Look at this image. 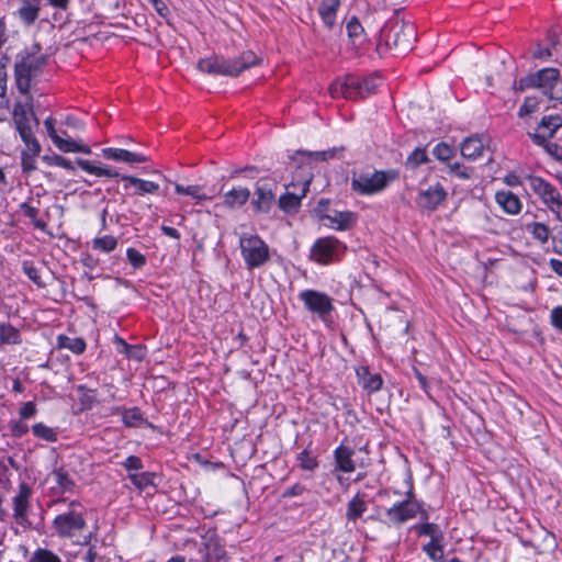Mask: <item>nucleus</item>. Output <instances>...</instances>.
<instances>
[{"label":"nucleus","instance_id":"f257e3e1","mask_svg":"<svg viewBox=\"0 0 562 562\" xmlns=\"http://www.w3.org/2000/svg\"><path fill=\"white\" fill-rule=\"evenodd\" d=\"M258 64V56L254 52L247 50L235 58H226L222 55L202 58L198 61V69L213 76L237 77L244 70Z\"/></svg>","mask_w":562,"mask_h":562},{"label":"nucleus","instance_id":"f03ea898","mask_svg":"<svg viewBox=\"0 0 562 562\" xmlns=\"http://www.w3.org/2000/svg\"><path fill=\"white\" fill-rule=\"evenodd\" d=\"M378 81L379 77L375 76L361 77L355 74H348L344 77L337 78L329 86V94L334 99H363L376 92L379 86Z\"/></svg>","mask_w":562,"mask_h":562},{"label":"nucleus","instance_id":"7ed1b4c3","mask_svg":"<svg viewBox=\"0 0 562 562\" xmlns=\"http://www.w3.org/2000/svg\"><path fill=\"white\" fill-rule=\"evenodd\" d=\"M87 527V521L78 501H70L65 512L55 516L52 521L53 533L61 539L79 537Z\"/></svg>","mask_w":562,"mask_h":562},{"label":"nucleus","instance_id":"20e7f679","mask_svg":"<svg viewBox=\"0 0 562 562\" xmlns=\"http://www.w3.org/2000/svg\"><path fill=\"white\" fill-rule=\"evenodd\" d=\"M517 89L537 88L551 100H562V78L555 68H543L520 78Z\"/></svg>","mask_w":562,"mask_h":562},{"label":"nucleus","instance_id":"39448f33","mask_svg":"<svg viewBox=\"0 0 562 562\" xmlns=\"http://www.w3.org/2000/svg\"><path fill=\"white\" fill-rule=\"evenodd\" d=\"M238 244L241 258L248 270L259 269L271 260L270 247L258 234L241 233Z\"/></svg>","mask_w":562,"mask_h":562},{"label":"nucleus","instance_id":"423d86ee","mask_svg":"<svg viewBox=\"0 0 562 562\" xmlns=\"http://www.w3.org/2000/svg\"><path fill=\"white\" fill-rule=\"evenodd\" d=\"M396 177L397 172L394 170L355 171L351 177V190L359 195H374L384 191Z\"/></svg>","mask_w":562,"mask_h":562},{"label":"nucleus","instance_id":"0eeeda50","mask_svg":"<svg viewBox=\"0 0 562 562\" xmlns=\"http://www.w3.org/2000/svg\"><path fill=\"white\" fill-rule=\"evenodd\" d=\"M14 65V76L18 90L22 94H27L31 87V79L46 64V56L26 53L19 55Z\"/></svg>","mask_w":562,"mask_h":562},{"label":"nucleus","instance_id":"6e6552de","mask_svg":"<svg viewBox=\"0 0 562 562\" xmlns=\"http://www.w3.org/2000/svg\"><path fill=\"white\" fill-rule=\"evenodd\" d=\"M530 190L552 212L555 217L562 216V194L546 179L538 176L527 178Z\"/></svg>","mask_w":562,"mask_h":562},{"label":"nucleus","instance_id":"1a4fd4ad","mask_svg":"<svg viewBox=\"0 0 562 562\" xmlns=\"http://www.w3.org/2000/svg\"><path fill=\"white\" fill-rule=\"evenodd\" d=\"M312 151L297 150L293 156L290 157L288 162V169L293 172V179L291 186L296 188L297 186H308L313 180V166L315 161L313 156H310Z\"/></svg>","mask_w":562,"mask_h":562},{"label":"nucleus","instance_id":"9d476101","mask_svg":"<svg viewBox=\"0 0 562 562\" xmlns=\"http://www.w3.org/2000/svg\"><path fill=\"white\" fill-rule=\"evenodd\" d=\"M346 246L336 237H324L315 241L311 249V257L321 265H328L344 255Z\"/></svg>","mask_w":562,"mask_h":562},{"label":"nucleus","instance_id":"9b49d317","mask_svg":"<svg viewBox=\"0 0 562 562\" xmlns=\"http://www.w3.org/2000/svg\"><path fill=\"white\" fill-rule=\"evenodd\" d=\"M299 300L308 312L316 314L323 322H326L334 311L331 297L324 292L304 290L299 293Z\"/></svg>","mask_w":562,"mask_h":562},{"label":"nucleus","instance_id":"f8f14e48","mask_svg":"<svg viewBox=\"0 0 562 562\" xmlns=\"http://www.w3.org/2000/svg\"><path fill=\"white\" fill-rule=\"evenodd\" d=\"M384 37L390 47L398 49L400 53H405L412 49L416 32L413 24L396 22L384 31Z\"/></svg>","mask_w":562,"mask_h":562},{"label":"nucleus","instance_id":"ddd939ff","mask_svg":"<svg viewBox=\"0 0 562 562\" xmlns=\"http://www.w3.org/2000/svg\"><path fill=\"white\" fill-rule=\"evenodd\" d=\"M418 512L419 504L415 501L414 493L408 491L406 499L395 503L386 509L385 518L389 524L398 526L415 518Z\"/></svg>","mask_w":562,"mask_h":562},{"label":"nucleus","instance_id":"4468645a","mask_svg":"<svg viewBox=\"0 0 562 562\" xmlns=\"http://www.w3.org/2000/svg\"><path fill=\"white\" fill-rule=\"evenodd\" d=\"M561 127L562 116L560 114L544 115L535 132H529L528 136L535 145H543L547 140L553 138Z\"/></svg>","mask_w":562,"mask_h":562},{"label":"nucleus","instance_id":"2eb2a0df","mask_svg":"<svg viewBox=\"0 0 562 562\" xmlns=\"http://www.w3.org/2000/svg\"><path fill=\"white\" fill-rule=\"evenodd\" d=\"M448 192L439 182L420 190L416 198L417 206L427 212L436 211L447 199Z\"/></svg>","mask_w":562,"mask_h":562},{"label":"nucleus","instance_id":"dca6fc26","mask_svg":"<svg viewBox=\"0 0 562 562\" xmlns=\"http://www.w3.org/2000/svg\"><path fill=\"white\" fill-rule=\"evenodd\" d=\"M32 488L25 482L20 483L16 495L12 498L13 518L22 527L30 525L29 508Z\"/></svg>","mask_w":562,"mask_h":562},{"label":"nucleus","instance_id":"f3484780","mask_svg":"<svg viewBox=\"0 0 562 562\" xmlns=\"http://www.w3.org/2000/svg\"><path fill=\"white\" fill-rule=\"evenodd\" d=\"M55 119L53 116H48L44 121V125L46 127L47 134L54 145L64 153H82V154H90L91 149L87 145H80L74 139H66L59 136L55 130Z\"/></svg>","mask_w":562,"mask_h":562},{"label":"nucleus","instance_id":"a211bd4d","mask_svg":"<svg viewBox=\"0 0 562 562\" xmlns=\"http://www.w3.org/2000/svg\"><path fill=\"white\" fill-rule=\"evenodd\" d=\"M121 181L127 195L131 196H144L146 194H155L159 191V184L145 180L135 176H122Z\"/></svg>","mask_w":562,"mask_h":562},{"label":"nucleus","instance_id":"6ab92c4d","mask_svg":"<svg viewBox=\"0 0 562 562\" xmlns=\"http://www.w3.org/2000/svg\"><path fill=\"white\" fill-rule=\"evenodd\" d=\"M310 187L308 186H297L293 188L291 183L286 186V192L282 194L278 204L279 207L285 213H294L301 206L302 199L306 195Z\"/></svg>","mask_w":562,"mask_h":562},{"label":"nucleus","instance_id":"aec40b11","mask_svg":"<svg viewBox=\"0 0 562 562\" xmlns=\"http://www.w3.org/2000/svg\"><path fill=\"white\" fill-rule=\"evenodd\" d=\"M12 117L18 133L33 128L32 122H34L35 126L38 125V119L33 113L31 103L16 102L13 108Z\"/></svg>","mask_w":562,"mask_h":562},{"label":"nucleus","instance_id":"412c9836","mask_svg":"<svg viewBox=\"0 0 562 562\" xmlns=\"http://www.w3.org/2000/svg\"><path fill=\"white\" fill-rule=\"evenodd\" d=\"M325 225L336 231H347L356 224L357 215L351 211H330L321 215Z\"/></svg>","mask_w":562,"mask_h":562},{"label":"nucleus","instance_id":"4be33fe9","mask_svg":"<svg viewBox=\"0 0 562 562\" xmlns=\"http://www.w3.org/2000/svg\"><path fill=\"white\" fill-rule=\"evenodd\" d=\"M276 200L272 187L268 183H257L254 210L258 213H269Z\"/></svg>","mask_w":562,"mask_h":562},{"label":"nucleus","instance_id":"5701e85b","mask_svg":"<svg viewBox=\"0 0 562 562\" xmlns=\"http://www.w3.org/2000/svg\"><path fill=\"white\" fill-rule=\"evenodd\" d=\"M104 158L115 161H124L126 164H140L146 162L149 158L143 154L133 153L123 148L106 147L102 149Z\"/></svg>","mask_w":562,"mask_h":562},{"label":"nucleus","instance_id":"b1692460","mask_svg":"<svg viewBox=\"0 0 562 562\" xmlns=\"http://www.w3.org/2000/svg\"><path fill=\"white\" fill-rule=\"evenodd\" d=\"M359 385L368 393H374L382 389L383 379L379 373H371L368 367L356 369Z\"/></svg>","mask_w":562,"mask_h":562},{"label":"nucleus","instance_id":"393cba45","mask_svg":"<svg viewBox=\"0 0 562 562\" xmlns=\"http://www.w3.org/2000/svg\"><path fill=\"white\" fill-rule=\"evenodd\" d=\"M200 552L203 553L205 562H228L227 553L217 539H207L203 543V548L200 549Z\"/></svg>","mask_w":562,"mask_h":562},{"label":"nucleus","instance_id":"a878e982","mask_svg":"<svg viewBox=\"0 0 562 562\" xmlns=\"http://www.w3.org/2000/svg\"><path fill=\"white\" fill-rule=\"evenodd\" d=\"M355 451L350 447L340 445L334 450V459L336 470L344 473H351L356 469L355 461L352 459Z\"/></svg>","mask_w":562,"mask_h":562},{"label":"nucleus","instance_id":"bb28decb","mask_svg":"<svg viewBox=\"0 0 562 562\" xmlns=\"http://www.w3.org/2000/svg\"><path fill=\"white\" fill-rule=\"evenodd\" d=\"M495 200L507 214L516 215L521 211V202L519 198L510 191H498L495 194Z\"/></svg>","mask_w":562,"mask_h":562},{"label":"nucleus","instance_id":"cd10ccee","mask_svg":"<svg viewBox=\"0 0 562 562\" xmlns=\"http://www.w3.org/2000/svg\"><path fill=\"white\" fill-rule=\"evenodd\" d=\"M52 475L56 482V486L52 490L56 494L72 493L75 491L76 483L63 467L55 468Z\"/></svg>","mask_w":562,"mask_h":562},{"label":"nucleus","instance_id":"c85d7f7f","mask_svg":"<svg viewBox=\"0 0 562 562\" xmlns=\"http://www.w3.org/2000/svg\"><path fill=\"white\" fill-rule=\"evenodd\" d=\"M485 146L479 137H468L461 144V155L469 160H476L482 157Z\"/></svg>","mask_w":562,"mask_h":562},{"label":"nucleus","instance_id":"c756f323","mask_svg":"<svg viewBox=\"0 0 562 562\" xmlns=\"http://www.w3.org/2000/svg\"><path fill=\"white\" fill-rule=\"evenodd\" d=\"M340 7V0H322L318 7V13L323 23L333 29L336 23L337 11Z\"/></svg>","mask_w":562,"mask_h":562},{"label":"nucleus","instance_id":"7c9ffc66","mask_svg":"<svg viewBox=\"0 0 562 562\" xmlns=\"http://www.w3.org/2000/svg\"><path fill=\"white\" fill-rule=\"evenodd\" d=\"M250 198V191L247 188H233L224 195V205L228 209L241 207Z\"/></svg>","mask_w":562,"mask_h":562},{"label":"nucleus","instance_id":"2f4dec72","mask_svg":"<svg viewBox=\"0 0 562 562\" xmlns=\"http://www.w3.org/2000/svg\"><path fill=\"white\" fill-rule=\"evenodd\" d=\"M366 495L357 493L347 504L346 518L348 521L356 522L367 510L368 505Z\"/></svg>","mask_w":562,"mask_h":562},{"label":"nucleus","instance_id":"473e14b6","mask_svg":"<svg viewBox=\"0 0 562 562\" xmlns=\"http://www.w3.org/2000/svg\"><path fill=\"white\" fill-rule=\"evenodd\" d=\"M78 166L85 170L86 172L97 176V177H108V178H120L123 176L121 175L115 168L113 167H99L92 165L91 161L87 159L78 158L77 160Z\"/></svg>","mask_w":562,"mask_h":562},{"label":"nucleus","instance_id":"72a5a7b5","mask_svg":"<svg viewBox=\"0 0 562 562\" xmlns=\"http://www.w3.org/2000/svg\"><path fill=\"white\" fill-rule=\"evenodd\" d=\"M40 10L41 3L32 0H22V5L18 10V16L24 24L32 25L38 19Z\"/></svg>","mask_w":562,"mask_h":562},{"label":"nucleus","instance_id":"f704fd0d","mask_svg":"<svg viewBox=\"0 0 562 562\" xmlns=\"http://www.w3.org/2000/svg\"><path fill=\"white\" fill-rule=\"evenodd\" d=\"M58 348L68 349L76 355H81L87 348V344L81 337H68L59 335L57 338Z\"/></svg>","mask_w":562,"mask_h":562},{"label":"nucleus","instance_id":"c9c22d12","mask_svg":"<svg viewBox=\"0 0 562 562\" xmlns=\"http://www.w3.org/2000/svg\"><path fill=\"white\" fill-rule=\"evenodd\" d=\"M526 231L532 236V238L539 241L541 245L547 244L551 240L552 227L550 228L543 223L533 222L526 226Z\"/></svg>","mask_w":562,"mask_h":562},{"label":"nucleus","instance_id":"e433bc0d","mask_svg":"<svg viewBox=\"0 0 562 562\" xmlns=\"http://www.w3.org/2000/svg\"><path fill=\"white\" fill-rule=\"evenodd\" d=\"M21 342L19 329L10 323H0V345H19Z\"/></svg>","mask_w":562,"mask_h":562},{"label":"nucleus","instance_id":"4c0bfd02","mask_svg":"<svg viewBox=\"0 0 562 562\" xmlns=\"http://www.w3.org/2000/svg\"><path fill=\"white\" fill-rule=\"evenodd\" d=\"M414 529L418 536L430 537V541H442L443 539V533L437 524L426 521L415 525Z\"/></svg>","mask_w":562,"mask_h":562},{"label":"nucleus","instance_id":"58836bf2","mask_svg":"<svg viewBox=\"0 0 562 562\" xmlns=\"http://www.w3.org/2000/svg\"><path fill=\"white\" fill-rule=\"evenodd\" d=\"M155 477L156 474L154 472L128 473L127 475L131 483L139 491H144L149 486H155Z\"/></svg>","mask_w":562,"mask_h":562},{"label":"nucleus","instance_id":"ea45409f","mask_svg":"<svg viewBox=\"0 0 562 562\" xmlns=\"http://www.w3.org/2000/svg\"><path fill=\"white\" fill-rule=\"evenodd\" d=\"M92 249L110 254L117 247V238L112 235L99 236L91 241Z\"/></svg>","mask_w":562,"mask_h":562},{"label":"nucleus","instance_id":"a19ab883","mask_svg":"<svg viewBox=\"0 0 562 562\" xmlns=\"http://www.w3.org/2000/svg\"><path fill=\"white\" fill-rule=\"evenodd\" d=\"M175 191L177 194L191 196L193 200H195L196 203H200L202 201L210 199L209 195H206L202 191V188L196 184L184 187L182 184L176 183Z\"/></svg>","mask_w":562,"mask_h":562},{"label":"nucleus","instance_id":"79ce46f5","mask_svg":"<svg viewBox=\"0 0 562 562\" xmlns=\"http://www.w3.org/2000/svg\"><path fill=\"white\" fill-rule=\"evenodd\" d=\"M429 161L426 148H415L405 160V168L415 170L418 166Z\"/></svg>","mask_w":562,"mask_h":562},{"label":"nucleus","instance_id":"37998d69","mask_svg":"<svg viewBox=\"0 0 562 562\" xmlns=\"http://www.w3.org/2000/svg\"><path fill=\"white\" fill-rule=\"evenodd\" d=\"M122 420L126 427H138L144 423V417L138 407L122 409Z\"/></svg>","mask_w":562,"mask_h":562},{"label":"nucleus","instance_id":"c03bdc74","mask_svg":"<svg viewBox=\"0 0 562 562\" xmlns=\"http://www.w3.org/2000/svg\"><path fill=\"white\" fill-rule=\"evenodd\" d=\"M32 431L35 437L47 442H55L58 439L57 432L44 423L34 424L32 426Z\"/></svg>","mask_w":562,"mask_h":562},{"label":"nucleus","instance_id":"a18cd8bd","mask_svg":"<svg viewBox=\"0 0 562 562\" xmlns=\"http://www.w3.org/2000/svg\"><path fill=\"white\" fill-rule=\"evenodd\" d=\"M19 135L24 145L26 146V149L24 151L32 153L33 155H40L41 145L33 133V128L19 132Z\"/></svg>","mask_w":562,"mask_h":562},{"label":"nucleus","instance_id":"49530a36","mask_svg":"<svg viewBox=\"0 0 562 562\" xmlns=\"http://www.w3.org/2000/svg\"><path fill=\"white\" fill-rule=\"evenodd\" d=\"M92 533H88L83 537L82 541L79 542L81 546H89L86 552H77L74 558H78L80 562H94L97 559V551L94 546H90Z\"/></svg>","mask_w":562,"mask_h":562},{"label":"nucleus","instance_id":"de8ad7c7","mask_svg":"<svg viewBox=\"0 0 562 562\" xmlns=\"http://www.w3.org/2000/svg\"><path fill=\"white\" fill-rule=\"evenodd\" d=\"M296 460L301 469L305 471H314L318 467V460L315 456H313L307 449L301 451Z\"/></svg>","mask_w":562,"mask_h":562},{"label":"nucleus","instance_id":"09e8293b","mask_svg":"<svg viewBox=\"0 0 562 562\" xmlns=\"http://www.w3.org/2000/svg\"><path fill=\"white\" fill-rule=\"evenodd\" d=\"M557 220L558 223L552 227L551 245L552 250L562 256V216Z\"/></svg>","mask_w":562,"mask_h":562},{"label":"nucleus","instance_id":"8fccbe9b","mask_svg":"<svg viewBox=\"0 0 562 562\" xmlns=\"http://www.w3.org/2000/svg\"><path fill=\"white\" fill-rule=\"evenodd\" d=\"M441 541H429L423 547L424 552L435 562H443V549Z\"/></svg>","mask_w":562,"mask_h":562},{"label":"nucleus","instance_id":"3c124183","mask_svg":"<svg viewBox=\"0 0 562 562\" xmlns=\"http://www.w3.org/2000/svg\"><path fill=\"white\" fill-rule=\"evenodd\" d=\"M22 270L38 288H45V282L42 280L40 270L30 261H23Z\"/></svg>","mask_w":562,"mask_h":562},{"label":"nucleus","instance_id":"603ef678","mask_svg":"<svg viewBox=\"0 0 562 562\" xmlns=\"http://www.w3.org/2000/svg\"><path fill=\"white\" fill-rule=\"evenodd\" d=\"M344 147H333L327 150L312 151L310 156H313L315 161H327L338 157V154L344 151Z\"/></svg>","mask_w":562,"mask_h":562},{"label":"nucleus","instance_id":"864d4df0","mask_svg":"<svg viewBox=\"0 0 562 562\" xmlns=\"http://www.w3.org/2000/svg\"><path fill=\"white\" fill-rule=\"evenodd\" d=\"M126 258L134 269H140L146 265V257L133 247L126 249Z\"/></svg>","mask_w":562,"mask_h":562},{"label":"nucleus","instance_id":"5fc2aeb1","mask_svg":"<svg viewBox=\"0 0 562 562\" xmlns=\"http://www.w3.org/2000/svg\"><path fill=\"white\" fill-rule=\"evenodd\" d=\"M432 154L438 160L448 161L453 156L454 149L447 143L442 142V143H438L435 146Z\"/></svg>","mask_w":562,"mask_h":562},{"label":"nucleus","instance_id":"6e6d98bb","mask_svg":"<svg viewBox=\"0 0 562 562\" xmlns=\"http://www.w3.org/2000/svg\"><path fill=\"white\" fill-rule=\"evenodd\" d=\"M33 560L35 562H61L56 553L47 549H37L34 552Z\"/></svg>","mask_w":562,"mask_h":562},{"label":"nucleus","instance_id":"4d7b16f0","mask_svg":"<svg viewBox=\"0 0 562 562\" xmlns=\"http://www.w3.org/2000/svg\"><path fill=\"white\" fill-rule=\"evenodd\" d=\"M121 465L128 473H137L136 471L142 470L144 468L143 461L137 456H128L124 461L121 462Z\"/></svg>","mask_w":562,"mask_h":562},{"label":"nucleus","instance_id":"13d9d810","mask_svg":"<svg viewBox=\"0 0 562 562\" xmlns=\"http://www.w3.org/2000/svg\"><path fill=\"white\" fill-rule=\"evenodd\" d=\"M538 108V100L535 97H526L524 103L520 105L518 111L519 117H525L533 113Z\"/></svg>","mask_w":562,"mask_h":562},{"label":"nucleus","instance_id":"bf43d9fd","mask_svg":"<svg viewBox=\"0 0 562 562\" xmlns=\"http://www.w3.org/2000/svg\"><path fill=\"white\" fill-rule=\"evenodd\" d=\"M347 34L352 40L356 41L363 33V27L359 20L356 16H352L347 23Z\"/></svg>","mask_w":562,"mask_h":562},{"label":"nucleus","instance_id":"052dcab7","mask_svg":"<svg viewBox=\"0 0 562 562\" xmlns=\"http://www.w3.org/2000/svg\"><path fill=\"white\" fill-rule=\"evenodd\" d=\"M37 155H33L32 153H29V151H22V156H21V165H22V170L24 172H31L35 169V157Z\"/></svg>","mask_w":562,"mask_h":562},{"label":"nucleus","instance_id":"680f3d73","mask_svg":"<svg viewBox=\"0 0 562 562\" xmlns=\"http://www.w3.org/2000/svg\"><path fill=\"white\" fill-rule=\"evenodd\" d=\"M10 430L13 437L20 438L29 431V426L25 423L12 420L10 423Z\"/></svg>","mask_w":562,"mask_h":562},{"label":"nucleus","instance_id":"e2e57ef3","mask_svg":"<svg viewBox=\"0 0 562 562\" xmlns=\"http://www.w3.org/2000/svg\"><path fill=\"white\" fill-rule=\"evenodd\" d=\"M450 173L456 175L458 178L468 180L471 178V173L461 166L460 162H453L449 165Z\"/></svg>","mask_w":562,"mask_h":562},{"label":"nucleus","instance_id":"0e129e2a","mask_svg":"<svg viewBox=\"0 0 562 562\" xmlns=\"http://www.w3.org/2000/svg\"><path fill=\"white\" fill-rule=\"evenodd\" d=\"M48 164L57 166V167H61V168L70 170V171H75L74 164L68 158H65L63 156H58V155L54 156L53 161H48Z\"/></svg>","mask_w":562,"mask_h":562},{"label":"nucleus","instance_id":"69168bd1","mask_svg":"<svg viewBox=\"0 0 562 562\" xmlns=\"http://www.w3.org/2000/svg\"><path fill=\"white\" fill-rule=\"evenodd\" d=\"M550 318L552 326L562 331V306L552 308Z\"/></svg>","mask_w":562,"mask_h":562},{"label":"nucleus","instance_id":"338daca9","mask_svg":"<svg viewBox=\"0 0 562 562\" xmlns=\"http://www.w3.org/2000/svg\"><path fill=\"white\" fill-rule=\"evenodd\" d=\"M20 417L23 419H27L33 417L36 414V406L34 402H26L23 404V406L20 408Z\"/></svg>","mask_w":562,"mask_h":562},{"label":"nucleus","instance_id":"774afa93","mask_svg":"<svg viewBox=\"0 0 562 562\" xmlns=\"http://www.w3.org/2000/svg\"><path fill=\"white\" fill-rule=\"evenodd\" d=\"M123 355H125L130 359L142 360L145 356V351L142 346L130 345V349L125 351Z\"/></svg>","mask_w":562,"mask_h":562}]
</instances>
